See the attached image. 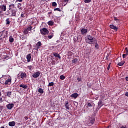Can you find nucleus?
<instances>
[{
    "instance_id": "obj_1",
    "label": "nucleus",
    "mask_w": 128,
    "mask_h": 128,
    "mask_svg": "<svg viewBox=\"0 0 128 128\" xmlns=\"http://www.w3.org/2000/svg\"><path fill=\"white\" fill-rule=\"evenodd\" d=\"M85 42L86 44H94V43L96 42V39L90 35H87L85 38Z\"/></svg>"
},
{
    "instance_id": "obj_2",
    "label": "nucleus",
    "mask_w": 128,
    "mask_h": 128,
    "mask_svg": "<svg viewBox=\"0 0 128 128\" xmlns=\"http://www.w3.org/2000/svg\"><path fill=\"white\" fill-rule=\"evenodd\" d=\"M86 108L88 110H94V102H87L86 104Z\"/></svg>"
},
{
    "instance_id": "obj_3",
    "label": "nucleus",
    "mask_w": 128,
    "mask_h": 128,
    "mask_svg": "<svg viewBox=\"0 0 128 128\" xmlns=\"http://www.w3.org/2000/svg\"><path fill=\"white\" fill-rule=\"evenodd\" d=\"M40 32L42 34H48V30L46 29V28H42L41 30H40Z\"/></svg>"
},
{
    "instance_id": "obj_4",
    "label": "nucleus",
    "mask_w": 128,
    "mask_h": 128,
    "mask_svg": "<svg viewBox=\"0 0 128 128\" xmlns=\"http://www.w3.org/2000/svg\"><path fill=\"white\" fill-rule=\"evenodd\" d=\"M40 76V72L38 71L34 74L32 75V78H38Z\"/></svg>"
},
{
    "instance_id": "obj_5",
    "label": "nucleus",
    "mask_w": 128,
    "mask_h": 128,
    "mask_svg": "<svg viewBox=\"0 0 128 128\" xmlns=\"http://www.w3.org/2000/svg\"><path fill=\"white\" fill-rule=\"evenodd\" d=\"M110 28L112 30H115L116 32H118V28L116 27V26L114 24H110Z\"/></svg>"
},
{
    "instance_id": "obj_6",
    "label": "nucleus",
    "mask_w": 128,
    "mask_h": 128,
    "mask_svg": "<svg viewBox=\"0 0 128 128\" xmlns=\"http://www.w3.org/2000/svg\"><path fill=\"white\" fill-rule=\"evenodd\" d=\"M103 106L104 104H102V99H100L98 102V108H100Z\"/></svg>"
},
{
    "instance_id": "obj_7",
    "label": "nucleus",
    "mask_w": 128,
    "mask_h": 128,
    "mask_svg": "<svg viewBox=\"0 0 128 128\" xmlns=\"http://www.w3.org/2000/svg\"><path fill=\"white\" fill-rule=\"evenodd\" d=\"M80 32H81L82 34H84V35L86 34V32H88V29L83 28L80 30Z\"/></svg>"
},
{
    "instance_id": "obj_8",
    "label": "nucleus",
    "mask_w": 128,
    "mask_h": 128,
    "mask_svg": "<svg viewBox=\"0 0 128 128\" xmlns=\"http://www.w3.org/2000/svg\"><path fill=\"white\" fill-rule=\"evenodd\" d=\"M11 12V16H16V10H12Z\"/></svg>"
},
{
    "instance_id": "obj_9",
    "label": "nucleus",
    "mask_w": 128,
    "mask_h": 128,
    "mask_svg": "<svg viewBox=\"0 0 128 128\" xmlns=\"http://www.w3.org/2000/svg\"><path fill=\"white\" fill-rule=\"evenodd\" d=\"M20 76L21 78H26V72H21Z\"/></svg>"
},
{
    "instance_id": "obj_10",
    "label": "nucleus",
    "mask_w": 128,
    "mask_h": 128,
    "mask_svg": "<svg viewBox=\"0 0 128 128\" xmlns=\"http://www.w3.org/2000/svg\"><path fill=\"white\" fill-rule=\"evenodd\" d=\"M6 108L8 110H12V108H14V104H8V105H6Z\"/></svg>"
},
{
    "instance_id": "obj_11",
    "label": "nucleus",
    "mask_w": 128,
    "mask_h": 128,
    "mask_svg": "<svg viewBox=\"0 0 128 128\" xmlns=\"http://www.w3.org/2000/svg\"><path fill=\"white\" fill-rule=\"evenodd\" d=\"M78 96V93H74L70 95L71 98H76Z\"/></svg>"
},
{
    "instance_id": "obj_12",
    "label": "nucleus",
    "mask_w": 128,
    "mask_h": 128,
    "mask_svg": "<svg viewBox=\"0 0 128 128\" xmlns=\"http://www.w3.org/2000/svg\"><path fill=\"white\" fill-rule=\"evenodd\" d=\"M30 58H32V56H30V54H29L26 56L28 62H30Z\"/></svg>"
},
{
    "instance_id": "obj_13",
    "label": "nucleus",
    "mask_w": 128,
    "mask_h": 128,
    "mask_svg": "<svg viewBox=\"0 0 128 128\" xmlns=\"http://www.w3.org/2000/svg\"><path fill=\"white\" fill-rule=\"evenodd\" d=\"M65 107L66 110H70V104H68V101L65 102Z\"/></svg>"
},
{
    "instance_id": "obj_14",
    "label": "nucleus",
    "mask_w": 128,
    "mask_h": 128,
    "mask_svg": "<svg viewBox=\"0 0 128 128\" xmlns=\"http://www.w3.org/2000/svg\"><path fill=\"white\" fill-rule=\"evenodd\" d=\"M8 126H16V122H14V121L10 122L8 123Z\"/></svg>"
},
{
    "instance_id": "obj_15",
    "label": "nucleus",
    "mask_w": 128,
    "mask_h": 128,
    "mask_svg": "<svg viewBox=\"0 0 128 128\" xmlns=\"http://www.w3.org/2000/svg\"><path fill=\"white\" fill-rule=\"evenodd\" d=\"M0 8L3 12H6V6L5 5L0 6Z\"/></svg>"
},
{
    "instance_id": "obj_16",
    "label": "nucleus",
    "mask_w": 128,
    "mask_h": 128,
    "mask_svg": "<svg viewBox=\"0 0 128 128\" xmlns=\"http://www.w3.org/2000/svg\"><path fill=\"white\" fill-rule=\"evenodd\" d=\"M19 86L20 88H22L26 89L28 88V86L26 84H20Z\"/></svg>"
},
{
    "instance_id": "obj_17",
    "label": "nucleus",
    "mask_w": 128,
    "mask_h": 128,
    "mask_svg": "<svg viewBox=\"0 0 128 128\" xmlns=\"http://www.w3.org/2000/svg\"><path fill=\"white\" fill-rule=\"evenodd\" d=\"M93 124H94V120H90V122L88 123V126H92Z\"/></svg>"
},
{
    "instance_id": "obj_18",
    "label": "nucleus",
    "mask_w": 128,
    "mask_h": 128,
    "mask_svg": "<svg viewBox=\"0 0 128 128\" xmlns=\"http://www.w3.org/2000/svg\"><path fill=\"white\" fill-rule=\"evenodd\" d=\"M11 82H12V79L8 78L7 80L5 81L4 84H10Z\"/></svg>"
},
{
    "instance_id": "obj_19",
    "label": "nucleus",
    "mask_w": 128,
    "mask_h": 128,
    "mask_svg": "<svg viewBox=\"0 0 128 128\" xmlns=\"http://www.w3.org/2000/svg\"><path fill=\"white\" fill-rule=\"evenodd\" d=\"M53 56H56V58H58L60 59L61 58L60 56V54H58V53H54Z\"/></svg>"
},
{
    "instance_id": "obj_20",
    "label": "nucleus",
    "mask_w": 128,
    "mask_h": 128,
    "mask_svg": "<svg viewBox=\"0 0 128 128\" xmlns=\"http://www.w3.org/2000/svg\"><path fill=\"white\" fill-rule=\"evenodd\" d=\"M9 8H10L9 10H12V8H14V4H12L10 5Z\"/></svg>"
},
{
    "instance_id": "obj_21",
    "label": "nucleus",
    "mask_w": 128,
    "mask_h": 128,
    "mask_svg": "<svg viewBox=\"0 0 128 128\" xmlns=\"http://www.w3.org/2000/svg\"><path fill=\"white\" fill-rule=\"evenodd\" d=\"M10 24V18H8L6 20V24Z\"/></svg>"
},
{
    "instance_id": "obj_22",
    "label": "nucleus",
    "mask_w": 128,
    "mask_h": 128,
    "mask_svg": "<svg viewBox=\"0 0 128 128\" xmlns=\"http://www.w3.org/2000/svg\"><path fill=\"white\" fill-rule=\"evenodd\" d=\"M78 40V36H75L74 38V42H76Z\"/></svg>"
},
{
    "instance_id": "obj_23",
    "label": "nucleus",
    "mask_w": 128,
    "mask_h": 128,
    "mask_svg": "<svg viewBox=\"0 0 128 128\" xmlns=\"http://www.w3.org/2000/svg\"><path fill=\"white\" fill-rule=\"evenodd\" d=\"M95 44V48L96 50H98V41L96 40V42L94 43V44Z\"/></svg>"
},
{
    "instance_id": "obj_24",
    "label": "nucleus",
    "mask_w": 128,
    "mask_h": 128,
    "mask_svg": "<svg viewBox=\"0 0 128 128\" xmlns=\"http://www.w3.org/2000/svg\"><path fill=\"white\" fill-rule=\"evenodd\" d=\"M32 26H28L26 28V30H28V31L32 30Z\"/></svg>"
},
{
    "instance_id": "obj_25",
    "label": "nucleus",
    "mask_w": 128,
    "mask_h": 128,
    "mask_svg": "<svg viewBox=\"0 0 128 128\" xmlns=\"http://www.w3.org/2000/svg\"><path fill=\"white\" fill-rule=\"evenodd\" d=\"M4 78H0V82L2 84H4V79H3Z\"/></svg>"
},
{
    "instance_id": "obj_26",
    "label": "nucleus",
    "mask_w": 128,
    "mask_h": 128,
    "mask_svg": "<svg viewBox=\"0 0 128 128\" xmlns=\"http://www.w3.org/2000/svg\"><path fill=\"white\" fill-rule=\"evenodd\" d=\"M18 8L19 10H22V4L18 3Z\"/></svg>"
},
{
    "instance_id": "obj_27",
    "label": "nucleus",
    "mask_w": 128,
    "mask_h": 128,
    "mask_svg": "<svg viewBox=\"0 0 128 128\" xmlns=\"http://www.w3.org/2000/svg\"><path fill=\"white\" fill-rule=\"evenodd\" d=\"M9 42H14V38H12V36H10Z\"/></svg>"
},
{
    "instance_id": "obj_28",
    "label": "nucleus",
    "mask_w": 128,
    "mask_h": 128,
    "mask_svg": "<svg viewBox=\"0 0 128 128\" xmlns=\"http://www.w3.org/2000/svg\"><path fill=\"white\" fill-rule=\"evenodd\" d=\"M38 92H40V94H44V90L42 88H39L38 89Z\"/></svg>"
},
{
    "instance_id": "obj_29",
    "label": "nucleus",
    "mask_w": 128,
    "mask_h": 128,
    "mask_svg": "<svg viewBox=\"0 0 128 128\" xmlns=\"http://www.w3.org/2000/svg\"><path fill=\"white\" fill-rule=\"evenodd\" d=\"M78 60L77 58H74L72 60V64H76V62H78Z\"/></svg>"
},
{
    "instance_id": "obj_30",
    "label": "nucleus",
    "mask_w": 128,
    "mask_h": 128,
    "mask_svg": "<svg viewBox=\"0 0 128 128\" xmlns=\"http://www.w3.org/2000/svg\"><path fill=\"white\" fill-rule=\"evenodd\" d=\"M124 64V62H120L118 64V66H122Z\"/></svg>"
},
{
    "instance_id": "obj_31",
    "label": "nucleus",
    "mask_w": 128,
    "mask_h": 128,
    "mask_svg": "<svg viewBox=\"0 0 128 128\" xmlns=\"http://www.w3.org/2000/svg\"><path fill=\"white\" fill-rule=\"evenodd\" d=\"M60 80H64V78H66V77L64 75H61L60 76Z\"/></svg>"
},
{
    "instance_id": "obj_32",
    "label": "nucleus",
    "mask_w": 128,
    "mask_h": 128,
    "mask_svg": "<svg viewBox=\"0 0 128 128\" xmlns=\"http://www.w3.org/2000/svg\"><path fill=\"white\" fill-rule=\"evenodd\" d=\"M26 14L24 13V12H22L20 15V17L21 18H26Z\"/></svg>"
},
{
    "instance_id": "obj_33",
    "label": "nucleus",
    "mask_w": 128,
    "mask_h": 128,
    "mask_svg": "<svg viewBox=\"0 0 128 128\" xmlns=\"http://www.w3.org/2000/svg\"><path fill=\"white\" fill-rule=\"evenodd\" d=\"M24 34H28V30H26V28L24 29Z\"/></svg>"
},
{
    "instance_id": "obj_34",
    "label": "nucleus",
    "mask_w": 128,
    "mask_h": 128,
    "mask_svg": "<svg viewBox=\"0 0 128 128\" xmlns=\"http://www.w3.org/2000/svg\"><path fill=\"white\" fill-rule=\"evenodd\" d=\"M54 82H49V84H48V86H54Z\"/></svg>"
},
{
    "instance_id": "obj_35",
    "label": "nucleus",
    "mask_w": 128,
    "mask_h": 128,
    "mask_svg": "<svg viewBox=\"0 0 128 128\" xmlns=\"http://www.w3.org/2000/svg\"><path fill=\"white\" fill-rule=\"evenodd\" d=\"M7 96H8V98H10V96H12V92H8L6 94Z\"/></svg>"
},
{
    "instance_id": "obj_36",
    "label": "nucleus",
    "mask_w": 128,
    "mask_h": 128,
    "mask_svg": "<svg viewBox=\"0 0 128 128\" xmlns=\"http://www.w3.org/2000/svg\"><path fill=\"white\" fill-rule=\"evenodd\" d=\"M48 26H53L54 25V22L52 21H49L48 22Z\"/></svg>"
},
{
    "instance_id": "obj_37",
    "label": "nucleus",
    "mask_w": 128,
    "mask_h": 128,
    "mask_svg": "<svg viewBox=\"0 0 128 128\" xmlns=\"http://www.w3.org/2000/svg\"><path fill=\"white\" fill-rule=\"evenodd\" d=\"M36 46H42V42H38V43L36 44Z\"/></svg>"
},
{
    "instance_id": "obj_38",
    "label": "nucleus",
    "mask_w": 128,
    "mask_h": 128,
    "mask_svg": "<svg viewBox=\"0 0 128 128\" xmlns=\"http://www.w3.org/2000/svg\"><path fill=\"white\" fill-rule=\"evenodd\" d=\"M84 0L86 4H88L89 2H92V0Z\"/></svg>"
},
{
    "instance_id": "obj_39",
    "label": "nucleus",
    "mask_w": 128,
    "mask_h": 128,
    "mask_svg": "<svg viewBox=\"0 0 128 128\" xmlns=\"http://www.w3.org/2000/svg\"><path fill=\"white\" fill-rule=\"evenodd\" d=\"M56 10H58V12H62V10L60 8H54V11L56 12Z\"/></svg>"
},
{
    "instance_id": "obj_40",
    "label": "nucleus",
    "mask_w": 128,
    "mask_h": 128,
    "mask_svg": "<svg viewBox=\"0 0 128 128\" xmlns=\"http://www.w3.org/2000/svg\"><path fill=\"white\" fill-rule=\"evenodd\" d=\"M57 6L56 2H53L52 3V6Z\"/></svg>"
},
{
    "instance_id": "obj_41",
    "label": "nucleus",
    "mask_w": 128,
    "mask_h": 128,
    "mask_svg": "<svg viewBox=\"0 0 128 128\" xmlns=\"http://www.w3.org/2000/svg\"><path fill=\"white\" fill-rule=\"evenodd\" d=\"M125 50H126V54L127 56H128V48H125Z\"/></svg>"
},
{
    "instance_id": "obj_42",
    "label": "nucleus",
    "mask_w": 128,
    "mask_h": 128,
    "mask_svg": "<svg viewBox=\"0 0 128 128\" xmlns=\"http://www.w3.org/2000/svg\"><path fill=\"white\" fill-rule=\"evenodd\" d=\"M54 36V34H52V35H50V36H48V38H49L50 40V38H52Z\"/></svg>"
},
{
    "instance_id": "obj_43",
    "label": "nucleus",
    "mask_w": 128,
    "mask_h": 128,
    "mask_svg": "<svg viewBox=\"0 0 128 128\" xmlns=\"http://www.w3.org/2000/svg\"><path fill=\"white\" fill-rule=\"evenodd\" d=\"M126 56H128V55L126 54H122V58H126Z\"/></svg>"
},
{
    "instance_id": "obj_44",
    "label": "nucleus",
    "mask_w": 128,
    "mask_h": 128,
    "mask_svg": "<svg viewBox=\"0 0 128 128\" xmlns=\"http://www.w3.org/2000/svg\"><path fill=\"white\" fill-rule=\"evenodd\" d=\"M110 63H109L108 68H107V70H110Z\"/></svg>"
},
{
    "instance_id": "obj_45",
    "label": "nucleus",
    "mask_w": 128,
    "mask_h": 128,
    "mask_svg": "<svg viewBox=\"0 0 128 128\" xmlns=\"http://www.w3.org/2000/svg\"><path fill=\"white\" fill-rule=\"evenodd\" d=\"M28 68L29 70H32V66H28Z\"/></svg>"
},
{
    "instance_id": "obj_46",
    "label": "nucleus",
    "mask_w": 128,
    "mask_h": 128,
    "mask_svg": "<svg viewBox=\"0 0 128 128\" xmlns=\"http://www.w3.org/2000/svg\"><path fill=\"white\" fill-rule=\"evenodd\" d=\"M4 31H2V32H0V38H1V36H4Z\"/></svg>"
},
{
    "instance_id": "obj_47",
    "label": "nucleus",
    "mask_w": 128,
    "mask_h": 128,
    "mask_svg": "<svg viewBox=\"0 0 128 128\" xmlns=\"http://www.w3.org/2000/svg\"><path fill=\"white\" fill-rule=\"evenodd\" d=\"M64 2H66L65 4H63V6H66L68 4V0H64Z\"/></svg>"
},
{
    "instance_id": "obj_48",
    "label": "nucleus",
    "mask_w": 128,
    "mask_h": 128,
    "mask_svg": "<svg viewBox=\"0 0 128 128\" xmlns=\"http://www.w3.org/2000/svg\"><path fill=\"white\" fill-rule=\"evenodd\" d=\"M77 80L78 82H82V78H77Z\"/></svg>"
},
{
    "instance_id": "obj_49",
    "label": "nucleus",
    "mask_w": 128,
    "mask_h": 128,
    "mask_svg": "<svg viewBox=\"0 0 128 128\" xmlns=\"http://www.w3.org/2000/svg\"><path fill=\"white\" fill-rule=\"evenodd\" d=\"M2 106H0V113L1 112L2 110Z\"/></svg>"
},
{
    "instance_id": "obj_50",
    "label": "nucleus",
    "mask_w": 128,
    "mask_h": 128,
    "mask_svg": "<svg viewBox=\"0 0 128 128\" xmlns=\"http://www.w3.org/2000/svg\"><path fill=\"white\" fill-rule=\"evenodd\" d=\"M118 20V18H116V17H114V20L117 21V20Z\"/></svg>"
},
{
    "instance_id": "obj_51",
    "label": "nucleus",
    "mask_w": 128,
    "mask_h": 128,
    "mask_svg": "<svg viewBox=\"0 0 128 128\" xmlns=\"http://www.w3.org/2000/svg\"><path fill=\"white\" fill-rule=\"evenodd\" d=\"M16 2H22V0H16Z\"/></svg>"
},
{
    "instance_id": "obj_52",
    "label": "nucleus",
    "mask_w": 128,
    "mask_h": 128,
    "mask_svg": "<svg viewBox=\"0 0 128 128\" xmlns=\"http://www.w3.org/2000/svg\"><path fill=\"white\" fill-rule=\"evenodd\" d=\"M2 98H0V102H2Z\"/></svg>"
},
{
    "instance_id": "obj_53",
    "label": "nucleus",
    "mask_w": 128,
    "mask_h": 128,
    "mask_svg": "<svg viewBox=\"0 0 128 128\" xmlns=\"http://www.w3.org/2000/svg\"><path fill=\"white\" fill-rule=\"evenodd\" d=\"M2 8H0V14L2 12Z\"/></svg>"
},
{
    "instance_id": "obj_54",
    "label": "nucleus",
    "mask_w": 128,
    "mask_h": 128,
    "mask_svg": "<svg viewBox=\"0 0 128 128\" xmlns=\"http://www.w3.org/2000/svg\"><path fill=\"white\" fill-rule=\"evenodd\" d=\"M125 80H126L128 82V76L125 78Z\"/></svg>"
},
{
    "instance_id": "obj_55",
    "label": "nucleus",
    "mask_w": 128,
    "mask_h": 128,
    "mask_svg": "<svg viewBox=\"0 0 128 128\" xmlns=\"http://www.w3.org/2000/svg\"><path fill=\"white\" fill-rule=\"evenodd\" d=\"M116 22L117 24H120V20H117Z\"/></svg>"
},
{
    "instance_id": "obj_56",
    "label": "nucleus",
    "mask_w": 128,
    "mask_h": 128,
    "mask_svg": "<svg viewBox=\"0 0 128 128\" xmlns=\"http://www.w3.org/2000/svg\"><path fill=\"white\" fill-rule=\"evenodd\" d=\"M125 96H128V92H126V94H125Z\"/></svg>"
},
{
    "instance_id": "obj_57",
    "label": "nucleus",
    "mask_w": 128,
    "mask_h": 128,
    "mask_svg": "<svg viewBox=\"0 0 128 128\" xmlns=\"http://www.w3.org/2000/svg\"><path fill=\"white\" fill-rule=\"evenodd\" d=\"M48 14H52V12H49L48 13Z\"/></svg>"
},
{
    "instance_id": "obj_58",
    "label": "nucleus",
    "mask_w": 128,
    "mask_h": 128,
    "mask_svg": "<svg viewBox=\"0 0 128 128\" xmlns=\"http://www.w3.org/2000/svg\"><path fill=\"white\" fill-rule=\"evenodd\" d=\"M25 118V120H28V117L27 116H26L25 118Z\"/></svg>"
},
{
    "instance_id": "obj_59",
    "label": "nucleus",
    "mask_w": 128,
    "mask_h": 128,
    "mask_svg": "<svg viewBox=\"0 0 128 128\" xmlns=\"http://www.w3.org/2000/svg\"><path fill=\"white\" fill-rule=\"evenodd\" d=\"M0 96H2V92H0Z\"/></svg>"
},
{
    "instance_id": "obj_60",
    "label": "nucleus",
    "mask_w": 128,
    "mask_h": 128,
    "mask_svg": "<svg viewBox=\"0 0 128 128\" xmlns=\"http://www.w3.org/2000/svg\"><path fill=\"white\" fill-rule=\"evenodd\" d=\"M4 128V126H2L1 128Z\"/></svg>"
},
{
    "instance_id": "obj_61",
    "label": "nucleus",
    "mask_w": 128,
    "mask_h": 128,
    "mask_svg": "<svg viewBox=\"0 0 128 128\" xmlns=\"http://www.w3.org/2000/svg\"><path fill=\"white\" fill-rule=\"evenodd\" d=\"M106 128H110V126H107Z\"/></svg>"
},
{
    "instance_id": "obj_62",
    "label": "nucleus",
    "mask_w": 128,
    "mask_h": 128,
    "mask_svg": "<svg viewBox=\"0 0 128 128\" xmlns=\"http://www.w3.org/2000/svg\"><path fill=\"white\" fill-rule=\"evenodd\" d=\"M34 28H33L32 30H34Z\"/></svg>"
},
{
    "instance_id": "obj_63",
    "label": "nucleus",
    "mask_w": 128,
    "mask_h": 128,
    "mask_svg": "<svg viewBox=\"0 0 128 128\" xmlns=\"http://www.w3.org/2000/svg\"><path fill=\"white\" fill-rule=\"evenodd\" d=\"M0 40H2V38H0Z\"/></svg>"
},
{
    "instance_id": "obj_64",
    "label": "nucleus",
    "mask_w": 128,
    "mask_h": 128,
    "mask_svg": "<svg viewBox=\"0 0 128 128\" xmlns=\"http://www.w3.org/2000/svg\"><path fill=\"white\" fill-rule=\"evenodd\" d=\"M34 32H35V30H34Z\"/></svg>"
}]
</instances>
